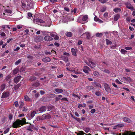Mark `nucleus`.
I'll return each instance as SVG.
<instances>
[{"mask_svg": "<svg viewBox=\"0 0 135 135\" xmlns=\"http://www.w3.org/2000/svg\"><path fill=\"white\" fill-rule=\"evenodd\" d=\"M25 118H23L22 120H17L13 124V127L14 128H17L18 127H20V125H23L26 124Z\"/></svg>", "mask_w": 135, "mask_h": 135, "instance_id": "f257e3e1", "label": "nucleus"}, {"mask_svg": "<svg viewBox=\"0 0 135 135\" xmlns=\"http://www.w3.org/2000/svg\"><path fill=\"white\" fill-rule=\"evenodd\" d=\"M34 21L36 23H37L38 25L40 24V23H41L42 24H41V26H44V25L43 24L45 23V22L41 19L39 18L35 19L34 20Z\"/></svg>", "mask_w": 135, "mask_h": 135, "instance_id": "f03ea898", "label": "nucleus"}, {"mask_svg": "<svg viewBox=\"0 0 135 135\" xmlns=\"http://www.w3.org/2000/svg\"><path fill=\"white\" fill-rule=\"evenodd\" d=\"M104 88L105 91L108 93H110L111 91V89L109 86L107 84L105 83L104 84Z\"/></svg>", "mask_w": 135, "mask_h": 135, "instance_id": "7ed1b4c3", "label": "nucleus"}, {"mask_svg": "<svg viewBox=\"0 0 135 135\" xmlns=\"http://www.w3.org/2000/svg\"><path fill=\"white\" fill-rule=\"evenodd\" d=\"M43 39V38L42 37L38 36L35 38V40L36 42H38L42 41Z\"/></svg>", "mask_w": 135, "mask_h": 135, "instance_id": "20e7f679", "label": "nucleus"}, {"mask_svg": "<svg viewBox=\"0 0 135 135\" xmlns=\"http://www.w3.org/2000/svg\"><path fill=\"white\" fill-rule=\"evenodd\" d=\"M83 70L84 72L85 73L88 74L89 73V71H90V69L88 67L86 66H84L83 69Z\"/></svg>", "mask_w": 135, "mask_h": 135, "instance_id": "39448f33", "label": "nucleus"}, {"mask_svg": "<svg viewBox=\"0 0 135 135\" xmlns=\"http://www.w3.org/2000/svg\"><path fill=\"white\" fill-rule=\"evenodd\" d=\"M44 39L47 41H50L53 40V38L49 36H45Z\"/></svg>", "mask_w": 135, "mask_h": 135, "instance_id": "423d86ee", "label": "nucleus"}, {"mask_svg": "<svg viewBox=\"0 0 135 135\" xmlns=\"http://www.w3.org/2000/svg\"><path fill=\"white\" fill-rule=\"evenodd\" d=\"M21 76L20 75L16 77L14 80V82L15 83H17L20 81V80L21 79Z\"/></svg>", "mask_w": 135, "mask_h": 135, "instance_id": "0eeeda50", "label": "nucleus"}, {"mask_svg": "<svg viewBox=\"0 0 135 135\" xmlns=\"http://www.w3.org/2000/svg\"><path fill=\"white\" fill-rule=\"evenodd\" d=\"M92 85L95 87H98L100 88L102 87L101 85L99 83L96 82L93 83H92Z\"/></svg>", "mask_w": 135, "mask_h": 135, "instance_id": "6e6552de", "label": "nucleus"}, {"mask_svg": "<svg viewBox=\"0 0 135 135\" xmlns=\"http://www.w3.org/2000/svg\"><path fill=\"white\" fill-rule=\"evenodd\" d=\"M9 93L8 92H4L3 93L2 95V98H5L9 97Z\"/></svg>", "mask_w": 135, "mask_h": 135, "instance_id": "1a4fd4ad", "label": "nucleus"}, {"mask_svg": "<svg viewBox=\"0 0 135 135\" xmlns=\"http://www.w3.org/2000/svg\"><path fill=\"white\" fill-rule=\"evenodd\" d=\"M51 59L49 57H45L42 59V61L44 62H47L50 61Z\"/></svg>", "mask_w": 135, "mask_h": 135, "instance_id": "9d476101", "label": "nucleus"}, {"mask_svg": "<svg viewBox=\"0 0 135 135\" xmlns=\"http://www.w3.org/2000/svg\"><path fill=\"white\" fill-rule=\"evenodd\" d=\"M83 36L85 37L86 38L88 39H89L90 37V36L89 33H88L86 32L83 33L81 36Z\"/></svg>", "mask_w": 135, "mask_h": 135, "instance_id": "9b49d317", "label": "nucleus"}, {"mask_svg": "<svg viewBox=\"0 0 135 135\" xmlns=\"http://www.w3.org/2000/svg\"><path fill=\"white\" fill-rule=\"evenodd\" d=\"M42 117L44 119H48L51 118V116L49 115H42Z\"/></svg>", "mask_w": 135, "mask_h": 135, "instance_id": "f8f14e48", "label": "nucleus"}, {"mask_svg": "<svg viewBox=\"0 0 135 135\" xmlns=\"http://www.w3.org/2000/svg\"><path fill=\"white\" fill-rule=\"evenodd\" d=\"M71 51L72 54L73 55L75 56H77L76 50L74 48H71Z\"/></svg>", "mask_w": 135, "mask_h": 135, "instance_id": "ddd939ff", "label": "nucleus"}, {"mask_svg": "<svg viewBox=\"0 0 135 135\" xmlns=\"http://www.w3.org/2000/svg\"><path fill=\"white\" fill-rule=\"evenodd\" d=\"M77 135H91V134L90 133H89L87 135L85 133H84L83 131H81L79 132Z\"/></svg>", "mask_w": 135, "mask_h": 135, "instance_id": "4468645a", "label": "nucleus"}, {"mask_svg": "<svg viewBox=\"0 0 135 135\" xmlns=\"http://www.w3.org/2000/svg\"><path fill=\"white\" fill-rule=\"evenodd\" d=\"M120 15L119 14H118L115 15L114 18V20L115 21H117L119 18Z\"/></svg>", "mask_w": 135, "mask_h": 135, "instance_id": "2eb2a0df", "label": "nucleus"}, {"mask_svg": "<svg viewBox=\"0 0 135 135\" xmlns=\"http://www.w3.org/2000/svg\"><path fill=\"white\" fill-rule=\"evenodd\" d=\"M55 91L56 93L58 94L61 93L63 92V90L62 89L56 88L55 89Z\"/></svg>", "mask_w": 135, "mask_h": 135, "instance_id": "dca6fc26", "label": "nucleus"}, {"mask_svg": "<svg viewBox=\"0 0 135 135\" xmlns=\"http://www.w3.org/2000/svg\"><path fill=\"white\" fill-rule=\"evenodd\" d=\"M123 79L125 80L126 81H128L129 82H131L132 81V79H131L129 77H123Z\"/></svg>", "mask_w": 135, "mask_h": 135, "instance_id": "f3484780", "label": "nucleus"}, {"mask_svg": "<svg viewBox=\"0 0 135 135\" xmlns=\"http://www.w3.org/2000/svg\"><path fill=\"white\" fill-rule=\"evenodd\" d=\"M32 129L36 130L37 129L35 127L33 126H31L29 127L28 128H27V129L30 131H32Z\"/></svg>", "mask_w": 135, "mask_h": 135, "instance_id": "a211bd4d", "label": "nucleus"}, {"mask_svg": "<svg viewBox=\"0 0 135 135\" xmlns=\"http://www.w3.org/2000/svg\"><path fill=\"white\" fill-rule=\"evenodd\" d=\"M19 71L18 68H15L13 71L12 74L13 75L16 74Z\"/></svg>", "mask_w": 135, "mask_h": 135, "instance_id": "6ab92c4d", "label": "nucleus"}, {"mask_svg": "<svg viewBox=\"0 0 135 135\" xmlns=\"http://www.w3.org/2000/svg\"><path fill=\"white\" fill-rule=\"evenodd\" d=\"M86 104L85 103H83V104H79L78 105V108L80 109H81L82 107H85Z\"/></svg>", "mask_w": 135, "mask_h": 135, "instance_id": "aec40b11", "label": "nucleus"}, {"mask_svg": "<svg viewBox=\"0 0 135 135\" xmlns=\"http://www.w3.org/2000/svg\"><path fill=\"white\" fill-rule=\"evenodd\" d=\"M123 120L127 122L130 123L131 122V120L127 117H124L123 119Z\"/></svg>", "mask_w": 135, "mask_h": 135, "instance_id": "412c9836", "label": "nucleus"}, {"mask_svg": "<svg viewBox=\"0 0 135 135\" xmlns=\"http://www.w3.org/2000/svg\"><path fill=\"white\" fill-rule=\"evenodd\" d=\"M6 87V85L5 84H2L1 86V90L3 91L5 89Z\"/></svg>", "mask_w": 135, "mask_h": 135, "instance_id": "4be33fe9", "label": "nucleus"}, {"mask_svg": "<svg viewBox=\"0 0 135 135\" xmlns=\"http://www.w3.org/2000/svg\"><path fill=\"white\" fill-rule=\"evenodd\" d=\"M47 108L48 110H54L55 109V107L54 106L51 105H48L47 107Z\"/></svg>", "mask_w": 135, "mask_h": 135, "instance_id": "5701e85b", "label": "nucleus"}, {"mask_svg": "<svg viewBox=\"0 0 135 135\" xmlns=\"http://www.w3.org/2000/svg\"><path fill=\"white\" fill-rule=\"evenodd\" d=\"M88 18V16L87 15H85L82 17V20L83 21H85L87 20Z\"/></svg>", "mask_w": 135, "mask_h": 135, "instance_id": "b1692460", "label": "nucleus"}, {"mask_svg": "<svg viewBox=\"0 0 135 135\" xmlns=\"http://www.w3.org/2000/svg\"><path fill=\"white\" fill-rule=\"evenodd\" d=\"M40 84L39 83L36 82L32 84V86L36 87H37L40 85Z\"/></svg>", "mask_w": 135, "mask_h": 135, "instance_id": "393cba45", "label": "nucleus"}, {"mask_svg": "<svg viewBox=\"0 0 135 135\" xmlns=\"http://www.w3.org/2000/svg\"><path fill=\"white\" fill-rule=\"evenodd\" d=\"M36 112L35 110L32 111L31 114V116L32 118L36 114Z\"/></svg>", "mask_w": 135, "mask_h": 135, "instance_id": "a878e982", "label": "nucleus"}, {"mask_svg": "<svg viewBox=\"0 0 135 135\" xmlns=\"http://www.w3.org/2000/svg\"><path fill=\"white\" fill-rule=\"evenodd\" d=\"M66 36L68 37H71L72 36L73 34L71 32H69L66 33Z\"/></svg>", "mask_w": 135, "mask_h": 135, "instance_id": "bb28decb", "label": "nucleus"}, {"mask_svg": "<svg viewBox=\"0 0 135 135\" xmlns=\"http://www.w3.org/2000/svg\"><path fill=\"white\" fill-rule=\"evenodd\" d=\"M105 41L106 44L107 45H108L109 44L111 45L112 44V42L108 39H106L105 40Z\"/></svg>", "mask_w": 135, "mask_h": 135, "instance_id": "cd10ccee", "label": "nucleus"}, {"mask_svg": "<svg viewBox=\"0 0 135 135\" xmlns=\"http://www.w3.org/2000/svg\"><path fill=\"white\" fill-rule=\"evenodd\" d=\"M21 59H20L18 60L17 61H16L15 63V64L16 65H18L21 62Z\"/></svg>", "mask_w": 135, "mask_h": 135, "instance_id": "c85d7f7f", "label": "nucleus"}, {"mask_svg": "<svg viewBox=\"0 0 135 135\" xmlns=\"http://www.w3.org/2000/svg\"><path fill=\"white\" fill-rule=\"evenodd\" d=\"M24 98L25 100L26 101H30L31 99L29 98L26 95L25 96Z\"/></svg>", "mask_w": 135, "mask_h": 135, "instance_id": "c756f323", "label": "nucleus"}, {"mask_svg": "<svg viewBox=\"0 0 135 135\" xmlns=\"http://www.w3.org/2000/svg\"><path fill=\"white\" fill-rule=\"evenodd\" d=\"M106 7L104 6L102 7L100 9V11L102 12H104L106 10Z\"/></svg>", "mask_w": 135, "mask_h": 135, "instance_id": "7c9ffc66", "label": "nucleus"}, {"mask_svg": "<svg viewBox=\"0 0 135 135\" xmlns=\"http://www.w3.org/2000/svg\"><path fill=\"white\" fill-rule=\"evenodd\" d=\"M56 95L53 93H50L49 94L48 96L50 98H54L55 97Z\"/></svg>", "mask_w": 135, "mask_h": 135, "instance_id": "2f4dec72", "label": "nucleus"}, {"mask_svg": "<svg viewBox=\"0 0 135 135\" xmlns=\"http://www.w3.org/2000/svg\"><path fill=\"white\" fill-rule=\"evenodd\" d=\"M62 95H58V97H56L55 98V99H56L55 101H57L59 100L60 99V97H62Z\"/></svg>", "mask_w": 135, "mask_h": 135, "instance_id": "473e14b6", "label": "nucleus"}, {"mask_svg": "<svg viewBox=\"0 0 135 135\" xmlns=\"http://www.w3.org/2000/svg\"><path fill=\"white\" fill-rule=\"evenodd\" d=\"M93 74L94 76H98L99 75V73L96 71H95L93 72Z\"/></svg>", "mask_w": 135, "mask_h": 135, "instance_id": "72a5a7b5", "label": "nucleus"}, {"mask_svg": "<svg viewBox=\"0 0 135 135\" xmlns=\"http://www.w3.org/2000/svg\"><path fill=\"white\" fill-rule=\"evenodd\" d=\"M119 135H121V134H119ZM123 135H135V132L129 134H128V133H123Z\"/></svg>", "mask_w": 135, "mask_h": 135, "instance_id": "f704fd0d", "label": "nucleus"}, {"mask_svg": "<svg viewBox=\"0 0 135 135\" xmlns=\"http://www.w3.org/2000/svg\"><path fill=\"white\" fill-rule=\"evenodd\" d=\"M87 88L90 91L92 90H94V88L93 87V86H87Z\"/></svg>", "mask_w": 135, "mask_h": 135, "instance_id": "c9c22d12", "label": "nucleus"}, {"mask_svg": "<svg viewBox=\"0 0 135 135\" xmlns=\"http://www.w3.org/2000/svg\"><path fill=\"white\" fill-rule=\"evenodd\" d=\"M20 86V84H18L17 85L15 86L14 87V89L15 90H16L18 89Z\"/></svg>", "mask_w": 135, "mask_h": 135, "instance_id": "e433bc0d", "label": "nucleus"}, {"mask_svg": "<svg viewBox=\"0 0 135 135\" xmlns=\"http://www.w3.org/2000/svg\"><path fill=\"white\" fill-rule=\"evenodd\" d=\"M114 11L115 12L117 13L118 12H119L121 11V10L120 8H115L113 9Z\"/></svg>", "mask_w": 135, "mask_h": 135, "instance_id": "4c0bfd02", "label": "nucleus"}, {"mask_svg": "<svg viewBox=\"0 0 135 135\" xmlns=\"http://www.w3.org/2000/svg\"><path fill=\"white\" fill-rule=\"evenodd\" d=\"M36 78L34 76H33L29 79V80L30 81H33L35 80L36 79Z\"/></svg>", "mask_w": 135, "mask_h": 135, "instance_id": "58836bf2", "label": "nucleus"}, {"mask_svg": "<svg viewBox=\"0 0 135 135\" xmlns=\"http://www.w3.org/2000/svg\"><path fill=\"white\" fill-rule=\"evenodd\" d=\"M103 34L102 33H97L96 34V36L97 37H101L102 36Z\"/></svg>", "mask_w": 135, "mask_h": 135, "instance_id": "ea45409f", "label": "nucleus"}, {"mask_svg": "<svg viewBox=\"0 0 135 135\" xmlns=\"http://www.w3.org/2000/svg\"><path fill=\"white\" fill-rule=\"evenodd\" d=\"M95 94L97 96H100L101 95V93L100 91H97L95 92Z\"/></svg>", "mask_w": 135, "mask_h": 135, "instance_id": "a19ab883", "label": "nucleus"}, {"mask_svg": "<svg viewBox=\"0 0 135 135\" xmlns=\"http://www.w3.org/2000/svg\"><path fill=\"white\" fill-rule=\"evenodd\" d=\"M5 12L6 13L11 14L12 13V11L9 9H5L4 10Z\"/></svg>", "mask_w": 135, "mask_h": 135, "instance_id": "79ce46f5", "label": "nucleus"}, {"mask_svg": "<svg viewBox=\"0 0 135 135\" xmlns=\"http://www.w3.org/2000/svg\"><path fill=\"white\" fill-rule=\"evenodd\" d=\"M123 54H124L126 53L127 51L123 49H122L120 51Z\"/></svg>", "mask_w": 135, "mask_h": 135, "instance_id": "37998d69", "label": "nucleus"}, {"mask_svg": "<svg viewBox=\"0 0 135 135\" xmlns=\"http://www.w3.org/2000/svg\"><path fill=\"white\" fill-rule=\"evenodd\" d=\"M27 59H30L31 60H32L33 59V57L31 56V55H28L27 56Z\"/></svg>", "mask_w": 135, "mask_h": 135, "instance_id": "c03bdc74", "label": "nucleus"}, {"mask_svg": "<svg viewBox=\"0 0 135 135\" xmlns=\"http://www.w3.org/2000/svg\"><path fill=\"white\" fill-rule=\"evenodd\" d=\"M123 126L124 124H119L117 125V126L118 128L122 127H123Z\"/></svg>", "mask_w": 135, "mask_h": 135, "instance_id": "a18cd8bd", "label": "nucleus"}, {"mask_svg": "<svg viewBox=\"0 0 135 135\" xmlns=\"http://www.w3.org/2000/svg\"><path fill=\"white\" fill-rule=\"evenodd\" d=\"M20 105L19 106V107L20 108H22V107H23V106L24 105V103L22 101H21L20 102Z\"/></svg>", "mask_w": 135, "mask_h": 135, "instance_id": "49530a36", "label": "nucleus"}, {"mask_svg": "<svg viewBox=\"0 0 135 135\" xmlns=\"http://www.w3.org/2000/svg\"><path fill=\"white\" fill-rule=\"evenodd\" d=\"M14 104L15 105L16 107H18L19 105L18 102L17 101L15 102L14 103Z\"/></svg>", "mask_w": 135, "mask_h": 135, "instance_id": "de8ad7c7", "label": "nucleus"}, {"mask_svg": "<svg viewBox=\"0 0 135 135\" xmlns=\"http://www.w3.org/2000/svg\"><path fill=\"white\" fill-rule=\"evenodd\" d=\"M9 128H7L4 132V133L6 134L9 131Z\"/></svg>", "mask_w": 135, "mask_h": 135, "instance_id": "09e8293b", "label": "nucleus"}, {"mask_svg": "<svg viewBox=\"0 0 135 135\" xmlns=\"http://www.w3.org/2000/svg\"><path fill=\"white\" fill-rule=\"evenodd\" d=\"M6 118L5 117H3L1 119V122L3 123H4L5 121Z\"/></svg>", "mask_w": 135, "mask_h": 135, "instance_id": "8fccbe9b", "label": "nucleus"}, {"mask_svg": "<svg viewBox=\"0 0 135 135\" xmlns=\"http://www.w3.org/2000/svg\"><path fill=\"white\" fill-rule=\"evenodd\" d=\"M89 130L90 129L89 128H85L84 129V131H85V132L86 133L88 132L89 131Z\"/></svg>", "mask_w": 135, "mask_h": 135, "instance_id": "3c124183", "label": "nucleus"}, {"mask_svg": "<svg viewBox=\"0 0 135 135\" xmlns=\"http://www.w3.org/2000/svg\"><path fill=\"white\" fill-rule=\"evenodd\" d=\"M46 106H43L40 108V110H46Z\"/></svg>", "mask_w": 135, "mask_h": 135, "instance_id": "603ef678", "label": "nucleus"}, {"mask_svg": "<svg viewBox=\"0 0 135 135\" xmlns=\"http://www.w3.org/2000/svg\"><path fill=\"white\" fill-rule=\"evenodd\" d=\"M124 49L126 50H129L132 49V48L130 47H124Z\"/></svg>", "mask_w": 135, "mask_h": 135, "instance_id": "864d4df0", "label": "nucleus"}, {"mask_svg": "<svg viewBox=\"0 0 135 135\" xmlns=\"http://www.w3.org/2000/svg\"><path fill=\"white\" fill-rule=\"evenodd\" d=\"M0 35L2 37L6 36L5 33L4 32H2L0 33Z\"/></svg>", "mask_w": 135, "mask_h": 135, "instance_id": "5fc2aeb1", "label": "nucleus"}, {"mask_svg": "<svg viewBox=\"0 0 135 135\" xmlns=\"http://www.w3.org/2000/svg\"><path fill=\"white\" fill-rule=\"evenodd\" d=\"M103 16L105 18H107L108 17V14L107 13L105 12Z\"/></svg>", "mask_w": 135, "mask_h": 135, "instance_id": "6e6d98bb", "label": "nucleus"}, {"mask_svg": "<svg viewBox=\"0 0 135 135\" xmlns=\"http://www.w3.org/2000/svg\"><path fill=\"white\" fill-rule=\"evenodd\" d=\"M11 77L10 75H8L7 76L6 78V79L7 80H8L11 78Z\"/></svg>", "mask_w": 135, "mask_h": 135, "instance_id": "4d7b16f0", "label": "nucleus"}, {"mask_svg": "<svg viewBox=\"0 0 135 135\" xmlns=\"http://www.w3.org/2000/svg\"><path fill=\"white\" fill-rule=\"evenodd\" d=\"M49 1L52 3L57 2V0H49Z\"/></svg>", "mask_w": 135, "mask_h": 135, "instance_id": "13d9d810", "label": "nucleus"}, {"mask_svg": "<svg viewBox=\"0 0 135 135\" xmlns=\"http://www.w3.org/2000/svg\"><path fill=\"white\" fill-rule=\"evenodd\" d=\"M54 39L55 40H58L59 39V38L58 36L57 35H55V36L54 38Z\"/></svg>", "mask_w": 135, "mask_h": 135, "instance_id": "bf43d9fd", "label": "nucleus"}, {"mask_svg": "<svg viewBox=\"0 0 135 135\" xmlns=\"http://www.w3.org/2000/svg\"><path fill=\"white\" fill-rule=\"evenodd\" d=\"M13 40V38H9L8 39V40L7 41V42L8 43H9L12 40Z\"/></svg>", "mask_w": 135, "mask_h": 135, "instance_id": "052dcab7", "label": "nucleus"}, {"mask_svg": "<svg viewBox=\"0 0 135 135\" xmlns=\"http://www.w3.org/2000/svg\"><path fill=\"white\" fill-rule=\"evenodd\" d=\"M77 9L76 8H74V10H71V12H74V13H75L76 12Z\"/></svg>", "mask_w": 135, "mask_h": 135, "instance_id": "680f3d73", "label": "nucleus"}, {"mask_svg": "<svg viewBox=\"0 0 135 135\" xmlns=\"http://www.w3.org/2000/svg\"><path fill=\"white\" fill-rule=\"evenodd\" d=\"M94 19L95 21H99V18H98L97 16H95V17Z\"/></svg>", "mask_w": 135, "mask_h": 135, "instance_id": "e2e57ef3", "label": "nucleus"}, {"mask_svg": "<svg viewBox=\"0 0 135 135\" xmlns=\"http://www.w3.org/2000/svg\"><path fill=\"white\" fill-rule=\"evenodd\" d=\"M64 9L67 12H69L70 11L68 7H65L64 8Z\"/></svg>", "mask_w": 135, "mask_h": 135, "instance_id": "0e129e2a", "label": "nucleus"}, {"mask_svg": "<svg viewBox=\"0 0 135 135\" xmlns=\"http://www.w3.org/2000/svg\"><path fill=\"white\" fill-rule=\"evenodd\" d=\"M13 117V115L11 114H10L9 115V120H11L12 119Z\"/></svg>", "mask_w": 135, "mask_h": 135, "instance_id": "69168bd1", "label": "nucleus"}, {"mask_svg": "<svg viewBox=\"0 0 135 135\" xmlns=\"http://www.w3.org/2000/svg\"><path fill=\"white\" fill-rule=\"evenodd\" d=\"M40 93L41 95H43L45 93V92L43 90H40Z\"/></svg>", "mask_w": 135, "mask_h": 135, "instance_id": "338daca9", "label": "nucleus"}, {"mask_svg": "<svg viewBox=\"0 0 135 135\" xmlns=\"http://www.w3.org/2000/svg\"><path fill=\"white\" fill-rule=\"evenodd\" d=\"M74 119H76L78 122H80V119L76 117H74Z\"/></svg>", "mask_w": 135, "mask_h": 135, "instance_id": "774afa93", "label": "nucleus"}]
</instances>
